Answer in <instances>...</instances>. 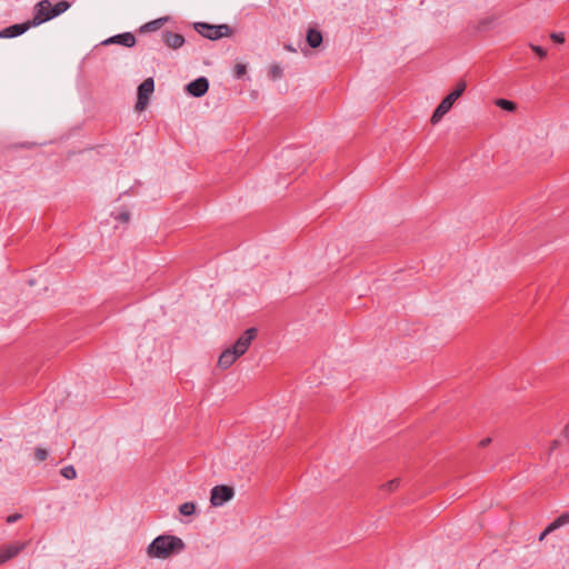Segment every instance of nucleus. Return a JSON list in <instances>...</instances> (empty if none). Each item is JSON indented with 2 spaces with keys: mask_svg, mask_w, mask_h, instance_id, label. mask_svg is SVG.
Wrapping results in <instances>:
<instances>
[{
  "mask_svg": "<svg viewBox=\"0 0 569 569\" xmlns=\"http://www.w3.org/2000/svg\"><path fill=\"white\" fill-rule=\"evenodd\" d=\"M184 548L183 541L176 536H159L148 546L147 553L150 558L166 559Z\"/></svg>",
  "mask_w": 569,
  "mask_h": 569,
  "instance_id": "1",
  "label": "nucleus"
},
{
  "mask_svg": "<svg viewBox=\"0 0 569 569\" xmlns=\"http://www.w3.org/2000/svg\"><path fill=\"white\" fill-rule=\"evenodd\" d=\"M467 83L465 80H459L455 89L442 99L439 106L433 111L430 122L432 124L438 123L442 117L452 108L453 103L463 94L466 91Z\"/></svg>",
  "mask_w": 569,
  "mask_h": 569,
  "instance_id": "2",
  "label": "nucleus"
},
{
  "mask_svg": "<svg viewBox=\"0 0 569 569\" xmlns=\"http://www.w3.org/2000/svg\"><path fill=\"white\" fill-rule=\"evenodd\" d=\"M194 29L202 37L210 40H218L222 37H229L232 34V29L228 24H209L206 22H198L194 24Z\"/></svg>",
  "mask_w": 569,
  "mask_h": 569,
  "instance_id": "3",
  "label": "nucleus"
},
{
  "mask_svg": "<svg viewBox=\"0 0 569 569\" xmlns=\"http://www.w3.org/2000/svg\"><path fill=\"white\" fill-rule=\"evenodd\" d=\"M52 9V3L50 0H41L34 7V14L30 22L33 27H37L43 22H47L52 19V13L50 10Z\"/></svg>",
  "mask_w": 569,
  "mask_h": 569,
  "instance_id": "4",
  "label": "nucleus"
},
{
  "mask_svg": "<svg viewBox=\"0 0 569 569\" xmlns=\"http://www.w3.org/2000/svg\"><path fill=\"white\" fill-rule=\"evenodd\" d=\"M154 90V81L152 78H147L143 80V82L138 88V100L136 103V110L142 111L146 109L149 96Z\"/></svg>",
  "mask_w": 569,
  "mask_h": 569,
  "instance_id": "5",
  "label": "nucleus"
},
{
  "mask_svg": "<svg viewBox=\"0 0 569 569\" xmlns=\"http://www.w3.org/2000/svg\"><path fill=\"white\" fill-rule=\"evenodd\" d=\"M234 495L233 488L224 485H219L212 488L210 502L212 506H221L222 503L232 499Z\"/></svg>",
  "mask_w": 569,
  "mask_h": 569,
  "instance_id": "6",
  "label": "nucleus"
},
{
  "mask_svg": "<svg viewBox=\"0 0 569 569\" xmlns=\"http://www.w3.org/2000/svg\"><path fill=\"white\" fill-rule=\"evenodd\" d=\"M258 330L256 328L247 329L231 347L237 356L241 357L244 355L251 345L252 340L257 337Z\"/></svg>",
  "mask_w": 569,
  "mask_h": 569,
  "instance_id": "7",
  "label": "nucleus"
},
{
  "mask_svg": "<svg viewBox=\"0 0 569 569\" xmlns=\"http://www.w3.org/2000/svg\"><path fill=\"white\" fill-rule=\"evenodd\" d=\"M186 89L192 97L200 98L207 93L209 89V81L207 78L200 77L191 81Z\"/></svg>",
  "mask_w": 569,
  "mask_h": 569,
  "instance_id": "8",
  "label": "nucleus"
},
{
  "mask_svg": "<svg viewBox=\"0 0 569 569\" xmlns=\"http://www.w3.org/2000/svg\"><path fill=\"white\" fill-rule=\"evenodd\" d=\"M30 27H33L30 21L9 26L0 31V38H14L21 36L29 30Z\"/></svg>",
  "mask_w": 569,
  "mask_h": 569,
  "instance_id": "9",
  "label": "nucleus"
},
{
  "mask_svg": "<svg viewBox=\"0 0 569 569\" xmlns=\"http://www.w3.org/2000/svg\"><path fill=\"white\" fill-rule=\"evenodd\" d=\"M103 43L104 44L117 43V44H121V46L131 48L136 44V37L131 32H124V33H120V34H117V36H113V37L107 39Z\"/></svg>",
  "mask_w": 569,
  "mask_h": 569,
  "instance_id": "10",
  "label": "nucleus"
},
{
  "mask_svg": "<svg viewBox=\"0 0 569 569\" xmlns=\"http://www.w3.org/2000/svg\"><path fill=\"white\" fill-rule=\"evenodd\" d=\"M23 548L24 543L0 547V565L16 557L21 550H23Z\"/></svg>",
  "mask_w": 569,
  "mask_h": 569,
  "instance_id": "11",
  "label": "nucleus"
},
{
  "mask_svg": "<svg viewBox=\"0 0 569 569\" xmlns=\"http://www.w3.org/2000/svg\"><path fill=\"white\" fill-rule=\"evenodd\" d=\"M239 358L234 350L230 347L222 351L218 359V366L222 369H228L231 367L236 360Z\"/></svg>",
  "mask_w": 569,
  "mask_h": 569,
  "instance_id": "12",
  "label": "nucleus"
},
{
  "mask_svg": "<svg viewBox=\"0 0 569 569\" xmlns=\"http://www.w3.org/2000/svg\"><path fill=\"white\" fill-rule=\"evenodd\" d=\"M164 43L171 49H179L184 43V37L180 33L166 31L163 33Z\"/></svg>",
  "mask_w": 569,
  "mask_h": 569,
  "instance_id": "13",
  "label": "nucleus"
},
{
  "mask_svg": "<svg viewBox=\"0 0 569 569\" xmlns=\"http://www.w3.org/2000/svg\"><path fill=\"white\" fill-rule=\"evenodd\" d=\"M306 40L312 49L319 48L323 41L322 33L316 28H309Z\"/></svg>",
  "mask_w": 569,
  "mask_h": 569,
  "instance_id": "14",
  "label": "nucleus"
},
{
  "mask_svg": "<svg viewBox=\"0 0 569 569\" xmlns=\"http://www.w3.org/2000/svg\"><path fill=\"white\" fill-rule=\"evenodd\" d=\"M569 523V512H563L557 519H555L551 523L547 526V532H552L561 526Z\"/></svg>",
  "mask_w": 569,
  "mask_h": 569,
  "instance_id": "15",
  "label": "nucleus"
},
{
  "mask_svg": "<svg viewBox=\"0 0 569 569\" xmlns=\"http://www.w3.org/2000/svg\"><path fill=\"white\" fill-rule=\"evenodd\" d=\"M70 8V3L68 1H60L58 2L57 4L52 6V9L50 10V12L52 13V19L58 17L59 14L63 13L64 11H67L68 9Z\"/></svg>",
  "mask_w": 569,
  "mask_h": 569,
  "instance_id": "16",
  "label": "nucleus"
},
{
  "mask_svg": "<svg viewBox=\"0 0 569 569\" xmlns=\"http://www.w3.org/2000/svg\"><path fill=\"white\" fill-rule=\"evenodd\" d=\"M164 19H157L150 22H147L144 26L141 27V31H156L161 28L163 24Z\"/></svg>",
  "mask_w": 569,
  "mask_h": 569,
  "instance_id": "17",
  "label": "nucleus"
},
{
  "mask_svg": "<svg viewBox=\"0 0 569 569\" xmlns=\"http://www.w3.org/2000/svg\"><path fill=\"white\" fill-rule=\"evenodd\" d=\"M496 104H497L499 108H501V109H503V110H506V111H515V110H516V108H517V106H516V103H515V102H512V101H510V100H507V99H502V98H501V99H498V100L496 101Z\"/></svg>",
  "mask_w": 569,
  "mask_h": 569,
  "instance_id": "18",
  "label": "nucleus"
},
{
  "mask_svg": "<svg viewBox=\"0 0 569 569\" xmlns=\"http://www.w3.org/2000/svg\"><path fill=\"white\" fill-rule=\"evenodd\" d=\"M179 511L183 516H191L196 511V505L193 502H184L180 506Z\"/></svg>",
  "mask_w": 569,
  "mask_h": 569,
  "instance_id": "19",
  "label": "nucleus"
},
{
  "mask_svg": "<svg viewBox=\"0 0 569 569\" xmlns=\"http://www.w3.org/2000/svg\"><path fill=\"white\" fill-rule=\"evenodd\" d=\"M399 485H400V479L395 478V479L383 483L381 486V490L387 491V492H392L399 487Z\"/></svg>",
  "mask_w": 569,
  "mask_h": 569,
  "instance_id": "20",
  "label": "nucleus"
},
{
  "mask_svg": "<svg viewBox=\"0 0 569 569\" xmlns=\"http://www.w3.org/2000/svg\"><path fill=\"white\" fill-rule=\"evenodd\" d=\"M60 472L62 477L69 480L74 479L77 477V472L73 466L63 467Z\"/></svg>",
  "mask_w": 569,
  "mask_h": 569,
  "instance_id": "21",
  "label": "nucleus"
},
{
  "mask_svg": "<svg viewBox=\"0 0 569 569\" xmlns=\"http://www.w3.org/2000/svg\"><path fill=\"white\" fill-rule=\"evenodd\" d=\"M36 459L39 461H44L48 457V452L43 448H37L34 451Z\"/></svg>",
  "mask_w": 569,
  "mask_h": 569,
  "instance_id": "22",
  "label": "nucleus"
},
{
  "mask_svg": "<svg viewBox=\"0 0 569 569\" xmlns=\"http://www.w3.org/2000/svg\"><path fill=\"white\" fill-rule=\"evenodd\" d=\"M496 20L495 17H488V18H483L481 19L479 22H478V28L479 29H486L490 23H492L493 21Z\"/></svg>",
  "mask_w": 569,
  "mask_h": 569,
  "instance_id": "23",
  "label": "nucleus"
},
{
  "mask_svg": "<svg viewBox=\"0 0 569 569\" xmlns=\"http://www.w3.org/2000/svg\"><path fill=\"white\" fill-rule=\"evenodd\" d=\"M246 66L242 63H237L234 67V76L237 78H241L246 73Z\"/></svg>",
  "mask_w": 569,
  "mask_h": 569,
  "instance_id": "24",
  "label": "nucleus"
},
{
  "mask_svg": "<svg viewBox=\"0 0 569 569\" xmlns=\"http://www.w3.org/2000/svg\"><path fill=\"white\" fill-rule=\"evenodd\" d=\"M116 220L127 223L130 220V213L128 211L120 212L114 217Z\"/></svg>",
  "mask_w": 569,
  "mask_h": 569,
  "instance_id": "25",
  "label": "nucleus"
},
{
  "mask_svg": "<svg viewBox=\"0 0 569 569\" xmlns=\"http://www.w3.org/2000/svg\"><path fill=\"white\" fill-rule=\"evenodd\" d=\"M530 47L540 58H545L547 56V51L542 47L535 44H531Z\"/></svg>",
  "mask_w": 569,
  "mask_h": 569,
  "instance_id": "26",
  "label": "nucleus"
},
{
  "mask_svg": "<svg viewBox=\"0 0 569 569\" xmlns=\"http://www.w3.org/2000/svg\"><path fill=\"white\" fill-rule=\"evenodd\" d=\"M270 73L273 79L280 78L282 76V69L279 66H273Z\"/></svg>",
  "mask_w": 569,
  "mask_h": 569,
  "instance_id": "27",
  "label": "nucleus"
},
{
  "mask_svg": "<svg viewBox=\"0 0 569 569\" xmlns=\"http://www.w3.org/2000/svg\"><path fill=\"white\" fill-rule=\"evenodd\" d=\"M550 38L557 42V43H563L565 42V36L563 33H551Z\"/></svg>",
  "mask_w": 569,
  "mask_h": 569,
  "instance_id": "28",
  "label": "nucleus"
},
{
  "mask_svg": "<svg viewBox=\"0 0 569 569\" xmlns=\"http://www.w3.org/2000/svg\"><path fill=\"white\" fill-rule=\"evenodd\" d=\"M20 518H21L20 513H13V515H10V516L7 517V522L8 523H13L17 520H19Z\"/></svg>",
  "mask_w": 569,
  "mask_h": 569,
  "instance_id": "29",
  "label": "nucleus"
},
{
  "mask_svg": "<svg viewBox=\"0 0 569 569\" xmlns=\"http://www.w3.org/2000/svg\"><path fill=\"white\" fill-rule=\"evenodd\" d=\"M491 443V438L487 437L479 441V447L485 448Z\"/></svg>",
  "mask_w": 569,
  "mask_h": 569,
  "instance_id": "30",
  "label": "nucleus"
},
{
  "mask_svg": "<svg viewBox=\"0 0 569 569\" xmlns=\"http://www.w3.org/2000/svg\"><path fill=\"white\" fill-rule=\"evenodd\" d=\"M550 532H547V528L540 533L539 536V540L542 541L547 535H549Z\"/></svg>",
  "mask_w": 569,
  "mask_h": 569,
  "instance_id": "31",
  "label": "nucleus"
}]
</instances>
